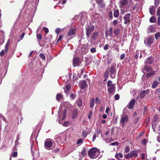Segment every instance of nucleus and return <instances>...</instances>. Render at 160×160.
Wrapping results in <instances>:
<instances>
[{"mask_svg":"<svg viewBox=\"0 0 160 160\" xmlns=\"http://www.w3.org/2000/svg\"><path fill=\"white\" fill-rule=\"evenodd\" d=\"M87 46L85 44H83L81 47V51L83 54H85L88 52V50L87 48Z\"/></svg>","mask_w":160,"mask_h":160,"instance_id":"12","label":"nucleus"},{"mask_svg":"<svg viewBox=\"0 0 160 160\" xmlns=\"http://www.w3.org/2000/svg\"><path fill=\"white\" fill-rule=\"evenodd\" d=\"M95 102L96 103H98L100 102V100L98 97H96L95 98Z\"/></svg>","mask_w":160,"mask_h":160,"instance_id":"54","label":"nucleus"},{"mask_svg":"<svg viewBox=\"0 0 160 160\" xmlns=\"http://www.w3.org/2000/svg\"><path fill=\"white\" fill-rule=\"evenodd\" d=\"M157 15L158 16H160V10L158 9H157Z\"/></svg>","mask_w":160,"mask_h":160,"instance_id":"64","label":"nucleus"},{"mask_svg":"<svg viewBox=\"0 0 160 160\" xmlns=\"http://www.w3.org/2000/svg\"><path fill=\"white\" fill-rule=\"evenodd\" d=\"M10 41V39H8L5 47V49H2L0 52V56L2 57L3 56L4 54L7 52L8 50V47L9 42Z\"/></svg>","mask_w":160,"mask_h":160,"instance_id":"6","label":"nucleus"},{"mask_svg":"<svg viewBox=\"0 0 160 160\" xmlns=\"http://www.w3.org/2000/svg\"><path fill=\"white\" fill-rule=\"evenodd\" d=\"M108 16L110 18L112 17V11L109 12L108 13Z\"/></svg>","mask_w":160,"mask_h":160,"instance_id":"53","label":"nucleus"},{"mask_svg":"<svg viewBox=\"0 0 160 160\" xmlns=\"http://www.w3.org/2000/svg\"><path fill=\"white\" fill-rule=\"evenodd\" d=\"M82 142V138H80L78 139L77 142V144H79L81 143Z\"/></svg>","mask_w":160,"mask_h":160,"instance_id":"47","label":"nucleus"},{"mask_svg":"<svg viewBox=\"0 0 160 160\" xmlns=\"http://www.w3.org/2000/svg\"><path fill=\"white\" fill-rule=\"evenodd\" d=\"M130 14L129 13H128L125 15L124 18V19L125 21L124 23L125 24H127L128 23H129L130 22Z\"/></svg>","mask_w":160,"mask_h":160,"instance_id":"11","label":"nucleus"},{"mask_svg":"<svg viewBox=\"0 0 160 160\" xmlns=\"http://www.w3.org/2000/svg\"><path fill=\"white\" fill-rule=\"evenodd\" d=\"M77 30L76 28H71L70 29L69 32L68 33V36L74 35L76 33Z\"/></svg>","mask_w":160,"mask_h":160,"instance_id":"15","label":"nucleus"},{"mask_svg":"<svg viewBox=\"0 0 160 160\" xmlns=\"http://www.w3.org/2000/svg\"><path fill=\"white\" fill-rule=\"evenodd\" d=\"M149 92V89H147L145 90L141 91L140 92V98L141 99H142L146 95L148 94Z\"/></svg>","mask_w":160,"mask_h":160,"instance_id":"10","label":"nucleus"},{"mask_svg":"<svg viewBox=\"0 0 160 160\" xmlns=\"http://www.w3.org/2000/svg\"><path fill=\"white\" fill-rule=\"evenodd\" d=\"M115 71L116 69L115 67L112 65L110 68V73L111 77L112 78H114L115 77Z\"/></svg>","mask_w":160,"mask_h":160,"instance_id":"9","label":"nucleus"},{"mask_svg":"<svg viewBox=\"0 0 160 160\" xmlns=\"http://www.w3.org/2000/svg\"><path fill=\"white\" fill-rule=\"evenodd\" d=\"M55 32L56 33L58 34L61 32V29L59 28H57L56 29Z\"/></svg>","mask_w":160,"mask_h":160,"instance_id":"56","label":"nucleus"},{"mask_svg":"<svg viewBox=\"0 0 160 160\" xmlns=\"http://www.w3.org/2000/svg\"><path fill=\"white\" fill-rule=\"evenodd\" d=\"M149 31L151 32H153L154 31V28L152 26H151L149 28Z\"/></svg>","mask_w":160,"mask_h":160,"instance_id":"49","label":"nucleus"},{"mask_svg":"<svg viewBox=\"0 0 160 160\" xmlns=\"http://www.w3.org/2000/svg\"><path fill=\"white\" fill-rule=\"evenodd\" d=\"M96 2L102 8L104 7V4L102 0H96Z\"/></svg>","mask_w":160,"mask_h":160,"instance_id":"22","label":"nucleus"},{"mask_svg":"<svg viewBox=\"0 0 160 160\" xmlns=\"http://www.w3.org/2000/svg\"><path fill=\"white\" fill-rule=\"evenodd\" d=\"M66 109H65L63 112V116L62 118V120H63L66 118Z\"/></svg>","mask_w":160,"mask_h":160,"instance_id":"41","label":"nucleus"},{"mask_svg":"<svg viewBox=\"0 0 160 160\" xmlns=\"http://www.w3.org/2000/svg\"><path fill=\"white\" fill-rule=\"evenodd\" d=\"M154 61L153 58L152 56L149 57L147 59L146 63H148L149 64H152Z\"/></svg>","mask_w":160,"mask_h":160,"instance_id":"19","label":"nucleus"},{"mask_svg":"<svg viewBox=\"0 0 160 160\" xmlns=\"http://www.w3.org/2000/svg\"><path fill=\"white\" fill-rule=\"evenodd\" d=\"M159 83L158 81H155L153 82L152 87L153 88H155L158 85Z\"/></svg>","mask_w":160,"mask_h":160,"instance_id":"26","label":"nucleus"},{"mask_svg":"<svg viewBox=\"0 0 160 160\" xmlns=\"http://www.w3.org/2000/svg\"><path fill=\"white\" fill-rule=\"evenodd\" d=\"M76 103L78 107H81L82 105V102L81 99H79L76 101Z\"/></svg>","mask_w":160,"mask_h":160,"instance_id":"28","label":"nucleus"},{"mask_svg":"<svg viewBox=\"0 0 160 160\" xmlns=\"http://www.w3.org/2000/svg\"><path fill=\"white\" fill-rule=\"evenodd\" d=\"M99 33L98 32H96L93 33L92 35L91 38L93 40H95L98 36Z\"/></svg>","mask_w":160,"mask_h":160,"instance_id":"23","label":"nucleus"},{"mask_svg":"<svg viewBox=\"0 0 160 160\" xmlns=\"http://www.w3.org/2000/svg\"><path fill=\"white\" fill-rule=\"evenodd\" d=\"M102 132L99 129L98 130H97L96 131V132L95 133H96V134L97 135V136H98V135H99L100 133H101Z\"/></svg>","mask_w":160,"mask_h":160,"instance_id":"48","label":"nucleus"},{"mask_svg":"<svg viewBox=\"0 0 160 160\" xmlns=\"http://www.w3.org/2000/svg\"><path fill=\"white\" fill-rule=\"evenodd\" d=\"M18 155V152L17 151H15V152H13L12 154V156L13 157H16Z\"/></svg>","mask_w":160,"mask_h":160,"instance_id":"43","label":"nucleus"},{"mask_svg":"<svg viewBox=\"0 0 160 160\" xmlns=\"http://www.w3.org/2000/svg\"><path fill=\"white\" fill-rule=\"evenodd\" d=\"M150 22L151 23H154L156 21V18L155 17L152 16L149 19Z\"/></svg>","mask_w":160,"mask_h":160,"instance_id":"29","label":"nucleus"},{"mask_svg":"<svg viewBox=\"0 0 160 160\" xmlns=\"http://www.w3.org/2000/svg\"><path fill=\"white\" fill-rule=\"evenodd\" d=\"M119 145V142H112L111 143L110 145H116V146H118Z\"/></svg>","mask_w":160,"mask_h":160,"instance_id":"39","label":"nucleus"},{"mask_svg":"<svg viewBox=\"0 0 160 160\" xmlns=\"http://www.w3.org/2000/svg\"><path fill=\"white\" fill-rule=\"evenodd\" d=\"M99 151L96 148H92L90 149L88 152L89 156L92 158H96L98 156Z\"/></svg>","mask_w":160,"mask_h":160,"instance_id":"1","label":"nucleus"},{"mask_svg":"<svg viewBox=\"0 0 160 160\" xmlns=\"http://www.w3.org/2000/svg\"><path fill=\"white\" fill-rule=\"evenodd\" d=\"M98 137L97 135L96 134V133H94L93 135V138H92V141L93 142L95 140L97 137Z\"/></svg>","mask_w":160,"mask_h":160,"instance_id":"46","label":"nucleus"},{"mask_svg":"<svg viewBox=\"0 0 160 160\" xmlns=\"http://www.w3.org/2000/svg\"><path fill=\"white\" fill-rule=\"evenodd\" d=\"M71 88V85L70 84L67 85L66 87V90L68 91Z\"/></svg>","mask_w":160,"mask_h":160,"instance_id":"45","label":"nucleus"},{"mask_svg":"<svg viewBox=\"0 0 160 160\" xmlns=\"http://www.w3.org/2000/svg\"><path fill=\"white\" fill-rule=\"evenodd\" d=\"M129 147L128 146H126L124 149V152L126 153L128 152H129Z\"/></svg>","mask_w":160,"mask_h":160,"instance_id":"37","label":"nucleus"},{"mask_svg":"<svg viewBox=\"0 0 160 160\" xmlns=\"http://www.w3.org/2000/svg\"><path fill=\"white\" fill-rule=\"evenodd\" d=\"M90 51L92 53L95 52L96 51V49L95 48H92L90 49Z\"/></svg>","mask_w":160,"mask_h":160,"instance_id":"44","label":"nucleus"},{"mask_svg":"<svg viewBox=\"0 0 160 160\" xmlns=\"http://www.w3.org/2000/svg\"><path fill=\"white\" fill-rule=\"evenodd\" d=\"M53 141H52L50 139H47L45 141L44 147L47 149H51L54 148L52 146Z\"/></svg>","mask_w":160,"mask_h":160,"instance_id":"2","label":"nucleus"},{"mask_svg":"<svg viewBox=\"0 0 160 160\" xmlns=\"http://www.w3.org/2000/svg\"><path fill=\"white\" fill-rule=\"evenodd\" d=\"M159 3L160 0H155L154 6L156 8H157L158 7Z\"/></svg>","mask_w":160,"mask_h":160,"instance_id":"32","label":"nucleus"},{"mask_svg":"<svg viewBox=\"0 0 160 160\" xmlns=\"http://www.w3.org/2000/svg\"><path fill=\"white\" fill-rule=\"evenodd\" d=\"M138 155V151L133 150L130 152L124 155V158L126 159H128L131 158L132 157H137Z\"/></svg>","mask_w":160,"mask_h":160,"instance_id":"3","label":"nucleus"},{"mask_svg":"<svg viewBox=\"0 0 160 160\" xmlns=\"http://www.w3.org/2000/svg\"><path fill=\"white\" fill-rule=\"evenodd\" d=\"M144 69L147 72H149L151 71L152 70L149 67L147 66L146 65L145 66Z\"/></svg>","mask_w":160,"mask_h":160,"instance_id":"34","label":"nucleus"},{"mask_svg":"<svg viewBox=\"0 0 160 160\" xmlns=\"http://www.w3.org/2000/svg\"><path fill=\"white\" fill-rule=\"evenodd\" d=\"M25 32H24L20 35V36L19 37V38L20 40H22L23 39V38L25 35Z\"/></svg>","mask_w":160,"mask_h":160,"instance_id":"52","label":"nucleus"},{"mask_svg":"<svg viewBox=\"0 0 160 160\" xmlns=\"http://www.w3.org/2000/svg\"><path fill=\"white\" fill-rule=\"evenodd\" d=\"M128 121V117L127 115L123 116L121 118L120 120V122L122 124V126L125 125V122H127Z\"/></svg>","mask_w":160,"mask_h":160,"instance_id":"13","label":"nucleus"},{"mask_svg":"<svg viewBox=\"0 0 160 160\" xmlns=\"http://www.w3.org/2000/svg\"><path fill=\"white\" fill-rule=\"evenodd\" d=\"M158 24L160 26V16L158 18Z\"/></svg>","mask_w":160,"mask_h":160,"instance_id":"58","label":"nucleus"},{"mask_svg":"<svg viewBox=\"0 0 160 160\" xmlns=\"http://www.w3.org/2000/svg\"><path fill=\"white\" fill-rule=\"evenodd\" d=\"M125 57V54H122L120 55V58L121 59H123Z\"/></svg>","mask_w":160,"mask_h":160,"instance_id":"59","label":"nucleus"},{"mask_svg":"<svg viewBox=\"0 0 160 160\" xmlns=\"http://www.w3.org/2000/svg\"><path fill=\"white\" fill-rule=\"evenodd\" d=\"M156 93L158 94L159 98L160 99V88L157 89Z\"/></svg>","mask_w":160,"mask_h":160,"instance_id":"36","label":"nucleus"},{"mask_svg":"<svg viewBox=\"0 0 160 160\" xmlns=\"http://www.w3.org/2000/svg\"><path fill=\"white\" fill-rule=\"evenodd\" d=\"M114 33L116 36H118L120 33V29L119 28H117L114 30Z\"/></svg>","mask_w":160,"mask_h":160,"instance_id":"30","label":"nucleus"},{"mask_svg":"<svg viewBox=\"0 0 160 160\" xmlns=\"http://www.w3.org/2000/svg\"><path fill=\"white\" fill-rule=\"evenodd\" d=\"M122 157L123 155L121 153H117L115 155V157L117 159H119V157L120 158H122Z\"/></svg>","mask_w":160,"mask_h":160,"instance_id":"31","label":"nucleus"},{"mask_svg":"<svg viewBox=\"0 0 160 160\" xmlns=\"http://www.w3.org/2000/svg\"><path fill=\"white\" fill-rule=\"evenodd\" d=\"M128 1L127 0H122L120 1V5L119 7L122 8L123 7L126 6L128 3Z\"/></svg>","mask_w":160,"mask_h":160,"instance_id":"18","label":"nucleus"},{"mask_svg":"<svg viewBox=\"0 0 160 160\" xmlns=\"http://www.w3.org/2000/svg\"><path fill=\"white\" fill-rule=\"evenodd\" d=\"M43 29L44 30L45 32L46 33H48L49 32L48 29L47 28L44 27L43 28Z\"/></svg>","mask_w":160,"mask_h":160,"instance_id":"51","label":"nucleus"},{"mask_svg":"<svg viewBox=\"0 0 160 160\" xmlns=\"http://www.w3.org/2000/svg\"><path fill=\"white\" fill-rule=\"evenodd\" d=\"M87 86L88 85L86 81L85 80H83L80 85V88L81 89H85Z\"/></svg>","mask_w":160,"mask_h":160,"instance_id":"16","label":"nucleus"},{"mask_svg":"<svg viewBox=\"0 0 160 160\" xmlns=\"http://www.w3.org/2000/svg\"><path fill=\"white\" fill-rule=\"evenodd\" d=\"M155 73V72L154 71H152L150 73H147L146 74V76L148 78L154 75Z\"/></svg>","mask_w":160,"mask_h":160,"instance_id":"21","label":"nucleus"},{"mask_svg":"<svg viewBox=\"0 0 160 160\" xmlns=\"http://www.w3.org/2000/svg\"><path fill=\"white\" fill-rule=\"evenodd\" d=\"M62 96L61 93H58L56 96V99L58 101L61 98H62Z\"/></svg>","mask_w":160,"mask_h":160,"instance_id":"35","label":"nucleus"},{"mask_svg":"<svg viewBox=\"0 0 160 160\" xmlns=\"http://www.w3.org/2000/svg\"><path fill=\"white\" fill-rule=\"evenodd\" d=\"M112 28H110L105 32V36L106 37H108L109 36H111L112 34Z\"/></svg>","mask_w":160,"mask_h":160,"instance_id":"14","label":"nucleus"},{"mask_svg":"<svg viewBox=\"0 0 160 160\" xmlns=\"http://www.w3.org/2000/svg\"><path fill=\"white\" fill-rule=\"evenodd\" d=\"M40 57L43 60H44L45 59V57L44 54L42 53L39 54Z\"/></svg>","mask_w":160,"mask_h":160,"instance_id":"38","label":"nucleus"},{"mask_svg":"<svg viewBox=\"0 0 160 160\" xmlns=\"http://www.w3.org/2000/svg\"><path fill=\"white\" fill-rule=\"evenodd\" d=\"M135 102V99H132L129 102L128 108V109H131L132 108V107L134 105Z\"/></svg>","mask_w":160,"mask_h":160,"instance_id":"17","label":"nucleus"},{"mask_svg":"<svg viewBox=\"0 0 160 160\" xmlns=\"http://www.w3.org/2000/svg\"><path fill=\"white\" fill-rule=\"evenodd\" d=\"M113 23L114 25H115L118 23V21L117 20H115L113 21Z\"/></svg>","mask_w":160,"mask_h":160,"instance_id":"62","label":"nucleus"},{"mask_svg":"<svg viewBox=\"0 0 160 160\" xmlns=\"http://www.w3.org/2000/svg\"><path fill=\"white\" fill-rule=\"evenodd\" d=\"M149 12L151 15H153L155 12V10L153 6H151L149 8Z\"/></svg>","mask_w":160,"mask_h":160,"instance_id":"20","label":"nucleus"},{"mask_svg":"<svg viewBox=\"0 0 160 160\" xmlns=\"http://www.w3.org/2000/svg\"><path fill=\"white\" fill-rule=\"evenodd\" d=\"M95 27L92 24H90L86 27V35L87 38H88L92 32L94 30Z\"/></svg>","mask_w":160,"mask_h":160,"instance_id":"4","label":"nucleus"},{"mask_svg":"<svg viewBox=\"0 0 160 160\" xmlns=\"http://www.w3.org/2000/svg\"><path fill=\"white\" fill-rule=\"evenodd\" d=\"M70 97L73 100L75 98V96L74 95V94H70Z\"/></svg>","mask_w":160,"mask_h":160,"instance_id":"61","label":"nucleus"},{"mask_svg":"<svg viewBox=\"0 0 160 160\" xmlns=\"http://www.w3.org/2000/svg\"><path fill=\"white\" fill-rule=\"evenodd\" d=\"M94 104V98H92L90 103V107L91 108H92L93 107Z\"/></svg>","mask_w":160,"mask_h":160,"instance_id":"33","label":"nucleus"},{"mask_svg":"<svg viewBox=\"0 0 160 160\" xmlns=\"http://www.w3.org/2000/svg\"><path fill=\"white\" fill-rule=\"evenodd\" d=\"M113 123L114 124L117 123V119L116 118H115L113 120Z\"/></svg>","mask_w":160,"mask_h":160,"instance_id":"63","label":"nucleus"},{"mask_svg":"<svg viewBox=\"0 0 160 160\" xmlns=\"http://www.w3.org/2000/svg\"><path fill=\"white\" fill-rule=\"evenodd\" d=\"M107 86L108 87V90L109 93L111 94L115 89V86L113 84H112V82L111 80H109L108 82Z\"/></svg>","mask_w":160,"mask_h":160,"instance_id":"5","label":"nucleus"},{"mask_svg":"<svg viewBox=\"0 0 160 160\" xmlns=\"http://www.w3.org/2000/svg\"><path fill=\"white\" fill-rule=\"evenodd\" d=\"M115 100H118L119 98V96L118 94H116L115 95Z\"/></svg>","mask_w":160,"mask_h":160,"instance_id":"50","label":"nucleus"},{"mask_svg":"<svg viewBox=\"0 0 160 160\" xmlns=\"http://www.w3.org/2000/svg\"><path fill=\"white\" fill-rule=\"evenodd\" d=\"M81 63V62L79 58L75 57L73 58L72 64L73 67H76V66H79Z\"/></svg>","mask_w":160,"mask_h":160,"instance_id":"7","label":"nucleus"},{"mask_svg":"<svg viewBox=\"0 0 160 160\" xmlns=\"http://www.w3.org/2000/svg\"><path fill=\"white\" fill-rule=\"evenodd\" d=\"M155 38L156 39H157L160 37V32H158L155 34Z\"/></svg>","mask_w":160,"mask_h":160,"instance_id":"40","label":"nucleus"},{"mask_svg":"<svg viewBox=\"0 0 160 160\" xmlns=\"http://www.w3.org/2000/svg\"><path fill=\"white\" fill-rule=\"evenodd\" d=\"M37 38L38 39H42V37L40 34H37Z\"/></svg>","mask_w":160,"mask_h":160,"instance_id":"42","label":"nucleus"},{"mask_svg":"<svg viewBox=\"0 0 160 160\" xmlns=\"http://www.w3.org/2000/svg\"><path fill=\"white\" fill-rule=\"evenodd\" d=\"M119 11L118 9L114 11L113 15L115 18H117L119 16Z\"/></svg>","mask_w":160,"mask_h":160,"instance_id":"25","label":"nucleus"},{"mask_svg":"<svg viewBox=\"0 0 160 160\" xmlns=\"http://www.w3.org/2000/svg\"><path fill=\"white\" fill-rule=\"evenodd\" d=\"M153 38L148 36L144 40V42L145 44H148V45L150 46L152 44L153 42Z\"/></svg>","mask_w":160,"mask_h":160,"instance_id":"8","label":"nucleus"},{"mask_svg":"<svg viewBox=\"0 0 160 160\" xmlns=\"http://www.w3.org/2000/svg\"><path fill=\"white\" fill-rule=\"evenodd\" d=\"M86 149L85 147H83L82 150L81 154L83 156H85L87 155V152H86Z\"/></svg>","mask_w":160,"mask_h":160,"instance_id":"27","label":"nucleus"},{"mask_svg":"<svg viewBox=\"0 0 160 160\" xmlns=\"http://www.w3.org/2000/svg\"><path fill=\"white\" fill-rule=\"evenodd\" d=\"M108 44L105 45L103 48V49L105 50H108Z\"/></svg>","mask_w":160,"mask_h":160,"instance_id":"55","label":"nucleus"},{"mask_svg":"<svg viewBox=\"0 0 160 160\" xmlns=\"http://www.w3.org/2000/svg\"><path fill=\"white\" fill-rule=\"evenodd\" d=\"M147 142L146 140L145 139H142V143H143L144 145H145L146 144Z\"/></svg>","mask_w":160,"mask_h":160,"instance_id":"57","label":"nucleus"},{"mask_svg":"<svg viewBox=\"0 0 160 160\" xmlns=\"http://www.w3.org/2000/svg\"><path fill=\"white\" fill-rule=\"evenodd\" d=\"M92 111H90L88 115V117L89 119H90L91 118V116L92 115Z\"/></svg>","mask_w":160,"mask_h":160,"instance_id":"60","label":"nucleus"},{"mask_svg":"<svg viewBox=\"0 0 160 160\" xmlns=\"http://www.w3.org/2000/svg\"><path fill=\"white\" fill-rule=\"evenodd\" d=\"M78 111L77 109H75L73 110V114L72 116V118H75L77 116Z\"/></svg>","mask_w":160,"mask_h":160,"instance_id":"24","label":"nucleus"}]
</instances>
